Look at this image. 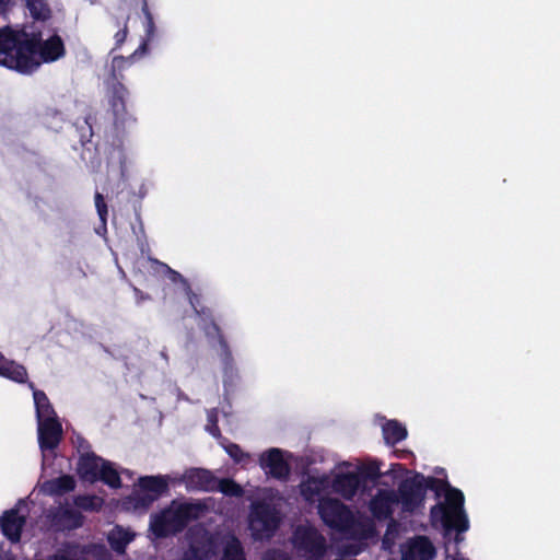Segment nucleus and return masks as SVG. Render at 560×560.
I'll return each mask as SVG.
<instances>
[{"label": "nucleus", "mask_w": 560, "mask_h": 560, "mask_svg": "<svg viewBox=\"0 0 560 560\" xmlns=\"http://www.w3.org/2000/svg\"><path fill=\"white\" fill-rule=\"evenodd\" d=\"M66 54L59 35L42 39V33L0 28V66L22 74L36 71L42 62H54Z\"/></svg>", "instance_id": "f257e3e1"}, {"label": "nucleus", "mask_w": 560, "mask_h": 560, "mask_svg": "<svg viewBox=\"0 0 560 560\" xmlns=\"http://www.w3.org/2000/svg\"><path fill=\"white\" fill-rule=\"evenodd\" d=\"M206 510V504L200 501L177 502L173 500L168 506L150 516L149 529L158 539L177 535L190 522L199 520Z\"/></svg>", "instance_id": "f03ea898"}, {"label": "nucleus", "mask_w": 560, "mask_h": 560, "mask_svg": "<svg viewBox=\"0 0 560 560\" xmlns=\"http://www.w3.org/2000/svg\"><path fill=\"white\" fill-rule=\"evenodd\" d=\"M445 503H436L430 510V521L433 527L439 525L447 537L452 532H456L455 540L460 541L459 534L469 528V521L464 510L465 498L463 492L450 486L444 493Z\"/></svg>", "instance_id": "7ed1b4c3"}, {"label": "nucleus", "mask_w": 560, "mask_h": 560, "mask_svg": "<svg viewBox=\"0 0 560 560\" xmlns=\"http://www.w3.org/2000/svg\"><path fill=\"white\" fill-rule=\"evenodd\" d=\"M281 523L279 511L266 501H256L250 505L248 528L255 540L270 539Z\"/></svg>", "instance_id": "20e7f679"}, {"label": "nucleus", "mask_w": 560, "mask_h": 560, "mask_svg": "<svg viewBox=\"0 0 560 560\" xmlns=\"http://www.w3.org/2000/svg\"><path fill=\"white\" fill-rule=\"evenodd\" d=\"M292 544L306 560H320L327 551L325 537L312 526H298L293 532Z\"/></svg>", "instance_id": "39448f33"}, {"label": "nucleus", "mask_w": 560, "mask_h": 560, "mask_svg": "<svg viewBox=\"0 0 560 560\" xmlns=\"http://www.w3.org/2000/svg\"><path fill=\"white\" fill-rule=\"evenodd\" d=\"M138 490L129 497L136 509H148L154 501L166 494L168 488L167 476H142L138 479Z\"/></svg>", "instance_id": "423d86ee"}, {"label": "nucleus", "mask_w": 560, "mask_h": 560, "mask_svg": "<svg viewBox=\"0 0 560 560\" xmlns=\"http://www.w3.org/2000/svg\"><path fill=\"white\" fill-rule=\"evenodd\" d=\"M318 514L328 527L337 530L348 529L354 522L351 510L336 498H323L318 503Z\"/></svg>", "instance_id": "0eeeda50"}, {"label": "nucleus", "mask_w": 560, "mask_h": 560, "mask_svg": "<svg viewBox=\"0 0 560 560\" xmlns=\"http://www.w3.org/2000/svg\"><path fill=\"white\" fill-rule=\"evenodd\" d=\"M424 476L417 472L413 477L404 479L397 488L398 503L404 512L413 513L423 508L425 501Z\"/></svg>", "instance_id": "6e6552de"}, {"label": "nucleus", "mask_w": 560, "mask_h": 560, "mask_svg": "<svg viewBox=\"0 0 560 560\" xmlns=\"http://www.w3.org/2000/svg\"><path fill=\"white\" fill-rule=\"evenodd\" d=\"M128 96V89L117 79L115 71H113L112 78L106 82V97L116 125H122L127 119L126 101Z\"/></svg>", "instance_id": "1a4fd4ad"}, {"label": "nucleus", "mask_w": 560, "mask_h": 560, "mask_svg": "<svg viewBox=\"0 0 560 560\" xmlns=\"http://www.w3.org/2000/svg\"><path fill=\"white\" fill-rule=\"evenodd\" d=\"M62 439V425L57 417L38 421V443L43 451L58 447Z\"/></svg>", "instance_id": "9d476101"}, {"label": "nucleus", "mask_w": 560, "mask_h": 560, "mask_svg": "<svg viewBox=\"0 0 560 560\" xmlns=\"http://www.w3.org/2000/svg\"><path fill=\"white\" fill-rule=\"evenodd\" d=\"M259 464L262 469L279 480H287L290 475V465L283 458V453L280 448H270L259 458Z\"/></svg>", "instance_id": "9b49d317"}, {"label": "nucleus", "mask_w": 560, "mask_h": 560, "mask_svg": "<svg viewBox=\"0 0 560 560\" xmlns=\"http://www.w3.org/2000/svg\"><path fill=\"white\" fill-rule=\"evenodd\" d=\"M398 503V497L393 490H380L370 502V511L380 521L390 518L393 505Z\"/></svg>", "instance_id": "f8f14e48"}, {"label": "nucleus", "mask_w": 560, "mask_h": 560, "mask_svg": "<svg viewBox=\"0 0 560 560\" xmlns=\"http://www.w3.org/2000/svg\"><path fill=\"white\" fill-rule=\"evenodd\" d=\"M25 522V517L18 510L5 511L1 517V532L11 542H19Z\"/></svg>", "instance_id": "ddd939ff"}, {"label": "nucleus", "mask_w": 560, "mask_h": 560, "mask_svg": "<svg viewBox=\"0 0 560 560\" xmlns=\"http://www.w3.org/2000/svg\"><path fill=\"white\" fill-rule=\"evenodd\" d=\"M105 462L95 453H86L80 456L78 462V474L84 481L94 483L98 481L102 464Z\"/></svg>", "instance_id": "4468645a"}, {"label": "nucleus", "mask_w": 560, "mask_h": 560, "mask_svg": "<svg viewBox=\"0 0 560 560\" xmlns=\"http://www.w3.org/2000/svg\"><path fill=\"white\" fill-rule=\"evenodd\" d=\"M187 482L202 491L215 492L218 478L211 470L205 468H192L186 472Z\"/></svg>", "instance_id": "2eb2a0df"}, {"label": "nucleus", "mask_w": 560, "mask_h": 560, "mask_svg": "<svg viewBox=\"0 0 560 560\" xmlns=\"http://www.w3.org/2000/svg\"><path fill=\"white\" fill-rule=\"evenodd\" d=\"M361 487H363V485L357 472L339 475L334 481L335 490L348 500L352 499Z\"/></svg>", "instance_id": "dca6fc26"}, {"label": "nucleus", "mask_w": 560, "mask_h": 560, "mask_svg": "<svg viewBox=\"0 0 560 560\" xmlns=\"http://www.w3.org/2000/svg\"><path fill=\"white\" fill-rule=\"evenodd\" d=\"M141 11L144 15L145 38L129 58H135L138 55L145 54L148 50L149 42H152L156 35V26L154 23L153 14L149 7V0H141Z\"/></svg>", "instance_id": "f3484780"}, {"label": "nucleus", "mask_w": 560, "mask_h": 560, "mask_svg": "<svg viewBox=\"0 0 560 560\" xmlns=\"http://www.w3.org/2000/svg\"><path fill=\"white\" fill-rule=\"evenodd\" d=\"M30 387L33 390L37 421H43L44 419L50 417H57L55 409L45 392L35 388L33 383H30Z\"/></svg>", "instance_id": "a211bd4d"}, {"label": "nucleus", "mask_w": 560, "mask_h": 560, "mask_svg": "<svg viewBox=\"0 0 560 560\" xmlns=\"http://www.w3.org/2000/svg\"><path fill=\"white\" fill-rule=\"evenodd\" d=\"M75 480L71 475H62L60 477L47 480L44 490L49 495H62L73 491Z\"/></svg>", "instance_id": "6ab92c4d"}, {"label": "nucleus", "mask_w": 560, "mask_h": 560, "mask_svg": "<svg viewBox=\"0 0 560 560\" xmlns=\"http://www.w3.org/2000/svg\"><path fill=\"white\" fill-rule=\"evenodd\" d=\"M383 438L387 445L394 446L407 438V429L397 420H388L384 423Z\"/></svg>", "instance_id": "aec40b11"}, {"label": "nucleus", "mask_w": 560, "mask_h": 560, "mask_svg": "<svg viewBox=\"0 0 560 560\" xmlns=\"http://www.w3.org/2000/svg\"><path fill=\"white\" fill-rule=\"evenodd\" d=\"M0 375L16 383H25L27 380V371L24 365L8 361L3 357L0 361Z\"/></svg>", "instance_id": "412c9836"}, {"label": "nucleus", "mask_w": 560, "mask_h": 560, "mask_svg": "<svg viewBox=\"0 0 560 560\" xmlns=\"http://www.w3.org/2000/svg\"><path fill=\"white\" fill-rule=\"evenodd\" d=\"M410 552L413 560H432L435 556V549L430 539L425 536H420L410 545Z\"/></svg>", "instance_id": "4be33fe9"}, {"label": "nucleus", "mask_w": 560, "mask_h": 560, "mask_svg": "<svg viewBox=\"0 0 560 560\" xmlns=\"http://www.w3.org/2000/svg\"><path fill=\"white\" fill-rule=\"evenodd\" d=\"M220 560H246L244 547L235 535L225 540Z\"/></svg>", "instance_id": "5701e85b"}, {"label": "nucleus", "mask_w": 560, "mask_h": 560, "mask_svg": "<svg viewBox=\"0 0 560 560\" xmlns=\"http://www.w3.org/2000/svg\"><path fill=\"white\" fill-rule=\"evenodd\" d=\"M26 8L36 21H47L51 18V9L47 0H26Z\"/></svg>", "instance_id": "b1692460"}, {"label": "nucleus", "mask_w": 560, "mask_h": 560, "mask_svg": "<svg viewBox=\"0 0 560 560\" xmlns=\"http://www.w3.org/2000/svg\"><path fill=\"white\" fill-rule=\"evenodd\" d=\"M98 481L107 485L113 489L121 487V479L118 471L113 467L108 460L103 462L102 469L100 471Z\"/></svg>", "instance_id": "393cba45"}, {"label": "nucleus", "mask_w": 560, "mask_h": 560, "mask_svg": "<svg viewBox=\"0 0 560 560\" xmlns=\"http://www.w3.org/2000/svg\"><path fill=\"white\" fill-rule=\"evenodd\" d=\"M357 475L359 476L363 487L366 482H376L383 476L380 470V463L374 460L364 464L358 468Z\"/></svg>", "instance_id": "a878e982"}, {"label": "nucleus", "mask_w": 560, "mask_h": 560, "mask_svg": "<svg viewBox=\"0 0 560 560\" xmlns=\"http://www.w3.org/2000/svg\"><path fill=\"white\" fill-rule=\"evenodd\" d=\"M113 26L117 28V32L114 34L115 47L114 49L120 48L127 39L129 34V15L125 16H114L112 19Z\"/></svg>", "instance_id": "bb28decb"}, {"label": "nucleus", "mask_w": 560, "mask_h": 560, "mask_svg": "<svg viewBox=\"0 0 560 560\" xmlns=\"http://www.w3.org/2000/svg\"><path fill=\"white\" fill-rule=\"evenodd\" d=\"M215 486V492H221L228 497L241 498L244 494L242 486L231 478H218Z\"/></svg>", "instance_id": "cd10ccee"}, {"label": "nucleus", "mask_w": 560, "mask_h": 560, "mask_svg": "<svg viewBox=\"0 0 560 560\" xmlns=\"http://www.w3.org/2000/svg\"><path fill=\"white\" fill-rule=\"evenodd\" d=\"M422 482L425 483V491H433L436 498H440L442 494H444L451 486L447 480L439 479L435 477H424Z\"/></svg>", "instance_id": "c85d7f7f"}, {"label": "nucleus", "mask_w": 560, "mask_h": 560, "mask_svg": "<svg viewBox=\"0 0 560 560\" xmlns=\"http://www.w3.org/2000/svg\"><path fill=\"white\" fill-rule=\"evenodd\" d=\"M301 493L306 499H312L319 493V482L314 477H308L305 481H303L300 486Z\"/></svg>", "instance_id": "c756f323"}, {"label": "nucleus", "mask_w": 560, "mask_h": 560, "mask_svg": "<svg viewBox=\"0 0 560 560\" xmlns=\"http://www.w3.org/2000/svg\"><path fill=\"white\" fill-rule=\"evenodd\" d=\"M94 201H95V208H96L100 221H101L104 230H106L108 208H107L105 198L101 192L96 191L94 195Z\"/></svg>", "instance_id": "7c9ffc66"}, {"label": "nucleus", "mask_w": 560, "mask_h": 560, "mask_svg": "<svg viewBox=\"0 0 560 560\" xmlns=\"http://www.w3.org/2000/svg\"><path fill=\"white\" fill-rule=\"evenodd\" d=\"M61 518L68 521L71 528H78L82 526L83 523L81 512L74 509H65L61 513Z\"/></svg>", "instance_id": "2f4dec72"}, {"label": "nucleus", "mask_w": 560, "mask_h": 560, "mask_svg": "<svg viewBox=\"0 0 560 560\" xmlns=\"http://www.w3.org/2000/svg\"><path fill=\"white\" fill-rule=\"evenodd\" d=\"M94 117L92 115H86L83 118V125H80L78 120L75 122L77 127L81 130V142L90 141V138L93 136L92 122Z\"/></svg>", "instance_id": "473e14b6"}, {"label": "nucleus", "mask_w": 560, "mask_h": 560, "mask_svg": "<svg viewBox=\"0 0 560 560\" xmlns=\"http://www.w3.org/2000/svg\"><path fill=\"white\" fill-rule=\"evenodd\" d=\"M209 550H202L200 547L191 545L184 553L182 560H206L208 559Z\"/></svg>", "instance_id": "72a5a7b5"}, {"label": "nucleus", "mask_w": 560, "mask_h": 560, "mask_svg": "<svg viewBox=\"0 0 560 560\" xmlns=\"http://www.w3.org/2000/svg\"><path fill=\"white\" fill-rule=\"evenodd\" d=\"M219 346H220V357H221V360L223 362V364L229 368L232 365L233 363V355H232V351L230 349V346L225 339V337H221V340L219 341Z\"/></svg>", "instance_id": "f704fd0d"}, {"label": "nucleus", "mask_w": 560, "mask_h": 560, "mask_svg": "<svg viewBox=\"0 0 560 560\" xmlns=\"http://www.w3.org/2000/svg\"><path fill=\"white\" fill-rule=\"evenodd\" d=\"M207 338H215L218 342L221 340V337H224L220 326L215 323L214 319H211L203 328Z\"/></svg>", "instance_id": "c9c22d12"}, {"label": "nucleus", "mask_w": 560, "mask_h": 560, "mask_svg": "<svg viewBox=\"0 0 560 560\" xmlns=\"http://www.w3.org/2000/svg\"><path fill=\"white\" fill-rule=\"evenodd\" d=\"M225 451L235 463H241L245 457H247V454H245L241 446L235 443H230L225 447Z\"/></svg>", "instance_id": "e433bc0d"}, {"label": "nucleus", "mask_w": 560, "mask_h": 560, "mask_svg": "<svg viewBox=\"0 0 560 560\" xmlns=\"http://www.w3.org/2000/svg\"><path fill=\"white\" fill-rule=\"evenodd\" d=\"M95 497H92V495H79L74 503L83 509V510H94V501H95Z\"/></svg>", "instance_id": "4c0bfd02"}, {"label": "nucleus", "mask_w": 560, "mask_h": 560, "mask_svg": "<svg viewBox=\"0 0 560 560\" xmlns=\"http://www.w3.org/2000/svg\"><path fill=\"white\" fill-rule=\"evenodd\" d=\"M161 266L167 271L173 282H180L184 285V288H186L187 284H189L188 280L185 279L178 271L172 269L166 264H161Z\"/></svg>", "instance_id": "58836bf2"}, {"label": "nucleus", "mask_w": 560, "mask_h": 560, "mask_svg": "<svg viewBox=\"0 0 560 560\" xmlns=\"http://www.w3.org/2000/svg\"><path fill=\"white\" fill-rule=\"evenodd\" d=\"M262 560H291V558L284 551L272 549L264 555Z\"/></svg>", "instance_id": "ea45409f"}, {"label": "nucleus", "mask_w": 560, "mask_h": 560, "mask_svg": "<svg viewBox=\"0 0 560 560\" xmlns=\"http://www.w3.org/2000/svg\"><path fill=\"white\" fill-rule=\"evenodd\" d=\"M185 290V293L188 298V301H189V304L191 305V307L194 310H197V307H199L201 304H200V296L195 293L190 287V284H187L186 288H184Z\"/></svg>", "instance_id": "a19ab883"}, {"label": "nucleus", "mask_w": 560, "mask_h": 560, "mask_svg": "<svg viewBox=\"0 0 560 560\" xmlns=\"http://www.w3.org/2000/svg\"><path fill=\"white\" fill-rule=\"evenodd\" d=\"M194 311L196 315H198L203 322L209 323L211 319H213L212 311L207 306L200 305L199 307H197V310Z\"/></svg>", "instance_id": "79ce46f5"}, {"label": "nucleus", "mask_w": 560, "mask_h": 560, "mask_svg": "<svg viewBox=\"0 0 560 560\" xmlns=\"http://www.w3.org/2000/svg\"><path fill=\"white\" fill-rule=\"evenodd\" d=\"M133 293L136 296L137 304H141L142 302L151 299V296L148 293L142 292L140 289L136 287L133 288Z\"/></svg>", "instance_id": "37998d69"}, {"label": "nucleus", "mask_w": 560, "mask_h": 560, "mask_svg": "<svg viewBox=\"0 0 560 560\" xmlns=\"http://www.w3.org/2000/svg\"><path fill=\"white\" fill-rule=\"evenodd\" d=\"M395 455L398 458H402V459H407L408 457L413 456L412 452L408 451V450H396Z\"/></svg>", "instance_id": "c03bdc74"}, {"label": "nucleus", "mask_w": 560, "mask_h": 560, "mask_svg": "<svg viewBox=\"0 0 560 560\" xmlns=\"http://www.w3.org/2000/svg\"><path fill=\"white\" fill-rule=\"evenodd\" d=\"M10 4H11V0H0V11L1 12L7 11Z\"/></svg>", "instance_id": "a18cd8bd"}, {"label": "nucleus", "mask_w": 560, "mask_h": 560, "mask_svg": "<svg viewBox=\"0 0 560 560\" xmlns=\"http://www.w3.org/2000/svg\"><path fill=\"white\" fill-rule=\"evenodd\" d=\"M211 433H212L213 435H217V433L219 434V433H220L219 428H218L217 425H214V430H211Z\"/></svg>", "instance_id": "49530a36"}, {"label": "nucleus", "mask_w": 560, "mask_h": 560, "mask_svg": "<svg viewBox=\"0 0 560 560\" xmlns=\"http://www.w3.org/2000/svg\"><path fill=\"white\" fill-rule=\"evenodd\" d=\"M114 60H124V57H116Z\"/></svg>", "instance_id": "de8ad7c7"}, {"label": "nucleus", "mask_w": 560, "mask_h": 560, "mask_svg": "<svg viewBox=\"0 0 560 560\" xmlns=\"http://www.w3.org/2000/svg\"><path fill=\"white\" fill-rule=\"evenodd\" d=\"M0 560H13V559L12 558H7V559L0 558Z\"/></svg>", "instance_id": "09e8293b"}]
</instances>
